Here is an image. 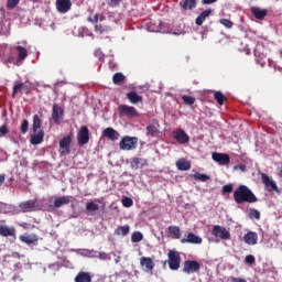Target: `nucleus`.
<instances>
[{
	"instance_id": "473e14b6",
	"label": "nucleus",
	"mask_w": 282,
	"mask_h": 282,
	"mask_svg": "<svg viewBox=\"0 0 282 282\" xmlns=\"http://www.w3.org/2000/svg\"><path fill=\"white\" fill-rule=\"evenodd\" d=\"M180 6L183 10H194L197 8V0H183Z\"/></svg>"
},
{
	"instance_id": "e2e57ef3",
	"label": "nucleus",
	"mask_w": 282,
	"mask_h": 282,
	"mask_svg": "<svg viewBox=\"0 0 282 282\" xmlns=\"http://www.w3.org/2000/svg\"><path fill=\"white\" fill-rule=\"evenodd\" d=\"M96 282H105V280H102V279H98Z\"/></svg>"
},
{
	"instance_id": "c03bdc74",
	"label": "nucleus",
	"mask_w": 282,
	"mask_h": 282,
	"mask_svg": "<svg viewBox=\"0 0 282 282\" xmlns=\"http://www.w3.org/2000/svg\"><path fill=\"white\" fill-rule=\"evenodd\" d=\"M219 24L224 25V28H227V30H230L232 28V25H234L232 21H230V20H228L226 18L220 19L219 20Z\"/></svg>"
},
{
	"instance_id": "a18cd8bd",
	"label": "nucleus",
	"mask_w": 282,
	"mask_h": 282,
	"mask_svg": "<svg viewBox=\"0 0 282 282\" xmlns=\"http://www.w3.org/2000/svg\"><path fill=\"white\" fill-rule=\"evenodd\" d=\"M182 100H183L184 105H195V97H193V96L184 95L182 97Z\"/></svg>"
},
{
	"instance_id": "de8ad7c7",
	"label": "nucleus",
	"mask_w": 282,
	"mask_h": 282,
	"mask_svg": "<svg viewBox=\"0 0 282 282\" xmlns=\"http://www.w3.org/2000/svg\"><path fill=\"white\" fill-rule=\"evenodd\" d=\"M122 205L124 208H131V206H133V199L131 197H124L122 199Z\"/></svg>"
},
{
	"instance_id": "69168bd1",
	"label": "nucleus",
	"mask_w": 282,
	"mask_h": 282,
	"mask_svg": "<svg viewBox=\"0 0 282 282\" xmlns=\"http://www.w3.org/2000/svg\"><path fill=\"white\" fill-rule=\"evenodd\" d=\"M104 19H105V18H104V17H101V18H100V21H102Z\"/></svg>"
},
{
	"instance_id": "09e8293b",
	"label": "nucleus",
	"mask_w": 282,
	"mask_h": 282,
	"mask_svg": "<svg viewBox=\"0 0 282 282\" xmlns=\"http://www.w3.org/2000/svg\"><path fill=\"white\" fill-rule=\"evenodd\" d=\"M28 129H30V122L28 119H24L21 124V133H28Z\"/></svg>"
},
{
	"instance_id": "6ab92c4d",
	"label": "nucleus",
	"mask_w": 282,
	"mask_h": 282,
	"mask_svg": "<svg viewBox=\"0 0 282 282\" xmlns=\"http://www.w3.org/2000/svg\"><path fill=\"white\" fill-rule=\"evenodd\" d=\"M104 138H108V140H111L112 142H116L120 138V133L116 131L113 128H106L102 131Z\"/></svg>"
},
{
	"instance_id": "7ed1b4c3",
	"label": "nucleus",
	"mask_w": 282,
	"mask_h": 282,
	"mask_svg": "<svg viewBox=\"0 0 282 282\" xmlns=\"http://www.w3.org/2000/svg\"><path fill=\"white\" fill-rule=\"evenodd\" d=\"M167 263L170 270H180V263H182V257L176 250H170L167 253Z\"/></svg>"
},
{
	"instance_id": "e433bc0d",
	"label": "nucleus",
	"mask_w": 282,
	"mask_h": 282,
	"mask_svg": "<svg viewBox=\"0 0 282 282\" xmlns=\"http://www.w3.org/2000/svg\"><path fill=\"white\" fill-rule=\"evenodd\" d=\"M129 230H130L129 225L120 226L115 230V235H117L118 237H120V236L127 237V235H129Z\"/></svg>"
},
{
	"instance_id": "4be33fe9",
	"label": "nucleus",
	"mask_w": 282,
	"mask_h": 282,
	"mask_svg": "<svg viewBox=\"0 0 282 282\" xmlns=\"http://www.w3.org/2000/svg\"><path fill=\"white\" fill-rule=\"evenodd\" d=\"M20 241H22V243H26V246H32V243L39 242V236L36 234L22 235L20 236Z\"/></svg>"
},
{
	"instance_id": "37998d69",
	"label": "nucleus",
	"mask_w": 282,
	"mask_h": 282,
	"mask_svg": "<svg viewBox=\"0 0 282 282\" xmlns=\"http://www.w3.org/2000/svg\"><path fill=\"white\" fill-rule=\"evenodd\" d=\"M19 3H21V0H7V8L8 10H14Z\"/></svg>"
},
{
	"instance_id": "1a4fd4ad",
	"label": "nucleus",
	"mask_w": 282,
	"mask_h": 282,
	"mask_svg": "<svg viewBox=\"0 0 282 282\" xmlns=\"http://www.w3.org/2000/svg\"><path fill=\"white\" fill-rule=\"evenodd\" d=\"M118 109L122 118H137L138 116V110L133 106L120 105Z\"/></svg>"
},
{
	"instance_id": "052dcab7",
	"label": "nucleus",
	"mask_w": 282,
	"mask_h": 282,
	"mask_svg": "<svg viewBox=\"0 0 282 282\" xmlns=\"http://www.w3.org/2000/svg\"><path fill=\"white\" fill-rule=\"evenodd\" d=\"M95 55L98 56L99 58H102V52H100V51H96Z\"/></svg>"
},
{
	"instance_id": "cd10ccee",
	"label": "nucleus",
	"mask_w": 282,
	"mask_h": 282,
	"mask_svg": "<svg viewBox=\"0 0 282 282\" xmlns=\"http://www.w3.org/2000/svg\"><path fill=\"white\" fill-rule=\"evenodd\" d=\"M253 54L256 56V62L258 63V65H261V67H263V65H265V54L261 53L260 46H257L254 48Z\"/></svg>"
},
{
	"instance_id": "0eeeda50",
	"label": "nucleus",
	"mask_w": 282,
	"mask_h": 282,
	"mask_svg": "<svg viewBox=\"0 0 282 282\" xmlns=\"http://www.w3.org/2000/svg\"><path fill=\"white\" fill-rule=\"evenodd\" d=\"M172 137L178 144H188L191 142V137L184 131V129L178 128L172 132Z\"/></svg>"
},
{
	"instance_id": "a19ab883",
	"label": "nucleus",
	"mask_w": 282,
	"mask_h": 282,
	"mask_svg": "<svg viewBox=\"0 0 282 282\" xmlns=\"http://www.w3.org/2000/svg\"><path fill=\"white\" fill-rule=\"evenodd\" d=\"M142 239H144V236L140 231H134L131 236V241L133 243H140V241H142Z\"/></svg>"
},
{
	"instance_id": "4c0bfd02",
	"label": "nucleus",
	"mask_w": 282,
	"mask_h": 282,
	"mask_svg": "<svg viewBox=\"0 0 282 282\" xmlns=\"http://www.w3.org/2000/svg\"><path fill=\"white\" fill-rule=\"evenodd\" d=\"M214 100H216V102H218L219 105H224V102H226V100H228V97L221 91H215Z\"/></svg>"
},
{
	"instance_id": "ea45409f",
	"label": "nucleus",
	"mask_w": 282,
	"mask_h": 282,
	"mask_svg": "<svg viewBox=\"0 0 282 282\" xmlns=\"http://www.w3.org/2000/svg\"><path fill=\"white\" fill-rule=\"evenodd\" d=\"M124 75L122 73H116L113 76H112V83L115 85H120V83H124Z\"/></svg>"
},
{
	"instance_id": "aec40b11",
	"label": "nucleus",
	"mask_w": 282,
	"mask_h": 282,
	"mask_svg": "<svg viewBox=\"0 0 282 282\" xmlns=\"http://www.w3.org/2000/svg\"><path fill=\"white\" fill-rule=\"evenodd\" d=\"M45 138V131L43 130H37L36 132H34L31 138H30V142L33 145H37L41 144V142H43V139Z\"/></svg>"
},
{
	"instance_id": "3c124183",
	"label": "nucleus",
	"mask_w": 282,
	"mask_h": 282,
	"mask_svg": "<svg viewBox=\"0 0 282 282\" xmlns=\"http://www.w3.org/2000/svg\"><path fill=\"white\" fill-rule=\"evenodd\" d=\"M223 193H232V185L227 184V185L223 186Z\"/></svg>"
},
{
	"instance_id": "603ef678",
	"label": "nucleus",
	"mask_w": 282,
	"mask_h": 282,
	"mask_svg": "<svg viewBox=\"0 0 282 282\" xmlns=\"http://www.w3.org/2000/svg\"><path fill=\"white\" fill-rule=\"evenodd\" d=\"M106 31V29H105V26H102V25H95V32H98L99 34H102V32H105Z\"/></svg>"
},
{
	"instance_id": "49530a36",
	"label": "nucleus",
	"mask_w": 282,
	"mask_h": 282,
	"mask_svg": "<svg viewBox=\"0 0 282 282\" xmlns=\"http://www.w3.org/2000/svg\"><path fill=\"white\" fill-rule=\"evenodd\" d=\"M257 259L252 254H248L245 258V263H247V265H254Z\"/></svg>"
},
{
	"instance_id": "f03ea898",
	"label": "nucleus",
	"mask_w": 282,
	"mask_h": 282,
	"mask_svg": "<svg viewBox=\"0 0 282 282\" xmlns=\"http://www.w3.org/2000/svg\"><path fill=\"white\" fill-rule=\"evenodd\" d=\"M119 147L121 151H133V149H138V137H123L119 142Z\"/></svg>"
},
{
	"instance_id": "dca6fc26",
	"label": "nucleus",
	"mask_w": 282,
	"mask_h": 282,
	"mask_svg": "<svg viewBox=\"0 0 282 282\" xmlns=\"http://www.w3.org/2000/svg\"><path fill=\"white\" fill-rule=\"evenodd\" d=\"M243 241L245 243H247L248 246H257L258 241H259V236L257 235V232L254 231H248L245 236H243Z\"/></svg>"
},
{
	"instance_id": "5701e85b",
	"label": "nucleus",
	"mask_w": 282,
	"mask_h": 282,
	"mask_svg": "<svg viewBox=\"0 0 282 282\" xmlns=\"http://www.w3.org/2000/svg\"><path fill=\"white\" fill-rule=\"evenodd\" d=\"M98 204H101L100 199H98V198L86 203L87 213H90V214L98 213V210H100V205H98Z\"/></svg>"
},
{
	"instance_id": "13d9d810",
	"label": "nucleus",
	"mask_w": 282,
	"mask_h": 282,
	"mask_svg": "<svg viewBox=\"0 0 282 282\" xmlns=\"http://www.w3.org/2000/svg\"><path fill=\"white\" fill-rule=\"evenodd\" d=\"M107 253L106 252H100L99 253V259H102L104 261L107 260Z\"/></svg>"
},
{
	"instance_id": "680f3d73",
	"label": "nucleus",
	"mask_w": 282,
	"mask_h": 282,
	"mask_svg": "<svg viewBox=\"0 0 282 282\" xmlns=\"http://www.w3.org/2000/svg\"><path fill=\"white\" fill-rule=\"evenodd\" d=\"M238 167L240 169V171H246V165L245 164H240V165H238Z\"/></svg>"
},
{
	"instance_id": "8fccbe9b",
	"label": "nucleus",
	"mask_w": 282,
	"mask_h": 282,
	"mask_svg": "<svg viewBox=\"0 0 282 282\" xmlns=\"http://www.w3.org/2000/svg\"><path fill=\"white\" fill-rule=\"evenodd\" d=\"M10 133V130L8 129V126L2 124L0 127V138H3L4 135H8Z\"/></svg>"
},
{
	"instance_id": "c85d7f7f",
	"label": "nucleus",
	"mask_w": 282,
	"mask_h": 282,
	"mask_svg": "<svg viewBox=\"0 0 282 282\" xmlns=\"http://www.w3.org/2000/svg\"><path fill=\"white\" fill-rule=\"evenodd\" d=\"M210 14H213L212 9L203 11L195 20L196 25H204V21H206Z\"/></svg>"
},
{
	"instance_id": "b1692460",
	"label": "nucleus",
	"mask_w": 282,
	"mask_h": 282,
	"mask_svg": "<svg viewBox=\"0 0 282 282\" xmlns=\"http://www.w3.org/2000/svg\"><path fill=\"white\" fill-rule=\"evenodd\" d=\"M130 164L132 169H144L149 164V161L143 158H133Z\"/></svg>"
},
{
	"instance_id": "7c9ffc66",
	"label": "nucleus",
	"mask_w": 282,
	"mask_h": 282,
	"mask_svg": "<svg viewBox=\"0 0 282 282\" xmlns=\"http://www.w3.org/2000/svg\"><path fill=\"white\" fill-rule=\"evenodd\" d=\"M141 265H142V268H145V270L148 272H151V270H153V268H155V263L153 262V260L151 258H147V257L141 258Z\"/></svg>"
},
{
	"instance_id": "6e6d98bb",
	"label": "nucleus",
	"mask_w": 282,
	"mask_h": 282,
	"mask_svg": "<svg viewBox=\"0 0 282 282\" xmlns=\"http://www.w3.org/2000/svg\"><path fill=\"white\" fill-rule=\"evenodd\" d=\"M230 282H248L243 278H230Z\"/></svg>"
},
{
	"instance_id": "f704fd0d",
	"label": "nucleus",
	"mask_w": 282,
	"mask_h": 282,
	"mask_svg": "<svg viewBox=\"0 0 282 282\" xmlns=\"http://www.w3.org/2000/svg\"><path fill=\"white\" fill-rule=\"evenodd\" d=\"M42 126H43V120L41 119V117H39V115H34L33 124H32L33 133H36V131H40L39 129H41Z\"/></svg>"
},
{
	"instance_id": "864d4df0",
	"label": "nucleus",
	"mask_w": 282,
	"mask_h": 282,
	"mask_svg": "<svg viewBox=\"0 0 282 282\" xmlns=\"http://www.w3.org/2000/svg\"><path fill=\"white\" fill-rule=\"evenodd\" d=\"M203 6H210L217 3V0H202Z\"/></svg>"
},
{
	"instance_id": "423d86ee",
	"label": "nucleus",
	"mask_w": 282,
	"mask_h": 282,
	"mask_svg": "<svg viewBox=\"0 0 282 282\" xmlns=\"http://www.w3.org/2000/svg\"><path fill=\"white\" fill-rule=\"evenodd\" d=\"M77 142L79 147H85V144H89V128L87 126H82L78 130Z\"/></svg>"
},
{
	"instance_id": "9d476101",
	"label": "nucleus",
	"mask_w": 282,
	"mask_h": 282,
	"mask_svg": "<svg viewBox=\"0 0 282 282\" xmlns=\"http://www.w3.org/2000/svg\"><path fill=\"white\" fill-rule=\"evenodd\" d=\"M261 180H262V184H264L265 189L269 193H279V186H276V182H274L272 178H270V176H268V174L262 173L261 174Z\"/></svg>"
},
{
	"instance_id": "9b49d317",
	"label": "nucleus",
	"mask_w": 282,
	"mask_h": 282,
	"mask_svg": "<svg viewBox=\"0 0 282 282\" xmlns=\"http://www.w3.org/2000/svg\"><path fill=\"white\" fill-rule=\"evenodd\" d=\"M212 235H214V237H218V239H223V240L230 239V231H228V229H226V227H221L219 225L214 226V228L212 230Z\"/></svg>"
},
{
	"instance_id": "393cba45",
	"label": "nucleus",
	"mask_w": 282,
	"mask_h": 282,
	"mask_svg": "<svg viewBox=\"0 0 282 282\" xmlns=\"http://www.w3.org/2000/svg\"><path fill=\"white\" fill-rule=\"evenodd\" d=\"M176 169L178 171H191V161L185 158H181L176 161Z\"/></svg>"
},
{
	"instance_id": "20e7f679",
	"label": "nucleus",
	"mask_w": 282,
	"mask_h": 282,
	"mask_svg": "<svg viewBox=\"0 0 282 282\" xmlns=\"http://www.w3.org/2000/svg\"><path fill=\"white\" fill-rule=\"evenodd\" d=\"M199 270H202V264H199L196 260H186L183 263L184 274H195Z\"/></svg>"
},
{
	"instance_id": "79ce46f5",
	"label": "nucleus",
	"mask_w": 282,
	"mask_h": 282,
	"mask_svg": "<svg viewBox=\"0 0 282 282\" xmlns=\"http://www.w3.org/2000/svg\"><path fill=\"white\" fill-rule=\"evenodd\" d=\"M249 217L250 219H261V213L254 208L249 209Z\"/></svg>"
},
{
	"instance_id": "bb28decb",
	"label": "nucleus",
	"mask_w": 282,
	"mask_h": 282,
	"mask_svg": "<svg viewBox=\"0 0 282 282\" xmlns=\"http://www.w3.org/2000/svg\"><path fill=\"white\" fill-rule=\"evenodd\" d=\"M160 127V123H158V121H154L152 124L147 126V135H151V138H155V135H158V133H160V129H158Z\"/></svg>"
},
{
	"instance_id": "f257e3e1",
	"label": "nucleus",
	"mask_w": 282,
	"mask_h": 282,
	"mask_svg": "<svg viewBox=\"0 0 282 282\" xmlns=\"http://www.w3.org/2000/svg\"><path fill=\"white\" fill-rule=\"evenodd\" d=\"M234 199L236 204H254L257 202V196L251 192L248 186L239 185L234 191Z\"/></svg>"
},
{
	"instance_id": "c756f323",
	"label": "nucleus",
	"mask_w": 282,
	"mask_h": 282,
	"mask_svg": "<svg viewBox=\"0 0 282 282\" xmlns=\"http://www.w3.org/2000/svg\"><path fill=\"white\" fill-rule=\"evenodd\" d=\"M15 50L18 52L17 63H23L28 58V50L23 46H17Z\"/></svg>"
},
{
	"instance_id": "6e6552de",
	"label": "nucleus",
	"mask_w": 282,
	"mask_h": 282,
	"mask_svg": "<svg viewBox=\"0 0 282 282\" xmlns=\"http://www.w3.org/2000/svg\"><path fill=\"white\" fill-rule=\"evenodd\" d=\"M19 208L22 210V213H34V210H39V200L30 199L22 202L19 204Z\"/></svg>"
},
{
	"instance_id": "f8f14e48",
	"label": "nucleus",
	"mask_w": 282,
	"mask_h": 282,
	"mask_svg": "<svg viewBox=\"0 0 282 282\" xmlns=\"http://www.w3.org/2000/svg\"><path fill=\"white\" fill-rule=\"evenodd\" d=\"M65 115V110L58 106V104L53 105L52 120L54 124H61L63 121V116Z\"/></svg>"
},
{
	"instance_id": "a211bd4d",
	"label": "nucleus",
	"mask_w": 282,
	"mask_h": 282,
	"mask_svg": "<svg viewBox=\"0 0 282 282\" xmlns=\"http://www.w3.org/2000/svg\"><path fill=\"white\" fill-rule=\"evenodd\" d=\"M251 14L254 17V19H258L259 21H263V19L268 17V10L261 9L259 7H252Z\"/></svg>"
},
{
	"instance_id": "39448f33",
	"label": "nucleus",
	"mask_w": 282,
	"mask_h": 282,
	"mask_svg": "<svg viewBox=\"0 0 282 282\" xmlns=\"http://www.w3.org/2000/svg\"><path fill=\"white\" fill-rule=\"evenodd\" d=\"M59 154L69 155L72 153V135L67 134L59 141Z\"/></svg>"
},
{
	"instance_id": "a878e982",
	"label": "nucleus",
	"mask_w": 282,
	"mask_h": 282,
	"mask_svg": "<svg viewBox=\"0 0 282 282\" xmlns=\"http://www.w3.org/2000/svg\"><path fill=\"white\" fill-rule=\"evenodd\" d=\"M126 96L131 105H138V102H142V96L138 95V93L134 90L127 93Z\"/></svg>"
},
{
	"instance_id": "58836bf2",
	"label": "nucleus",
	"mask_w": 282,
	"mask_h": 282,
	"mask_svg": "<svg viewBox=\"0 0 282 282\" xmlns=\"http://www.w3.org/2000/svg\"><path fill=\"white\" fill-rule=\"evenodd\" d=\"M196 182H208L210 180V176L207 174H202L199 172H196L195 174L192 175Z\"/></svg>"
},
{
	"instance_id": "0e129e2a",
	"label": "nucleus",
	"mask_w": 282,
	"mask_h": 282,
	"mask_svg": "<svg viewBox=\"0 0 282 282\" xmlns=\"http://www.w3.org/2000/svg\"><path fill=\"white\" fill-rule=\"evenodd\" d=\"M25 226H28V224H26V223H24V224L22 225V227H23V228H25Z\"/></svg>"
},
{
	"instance_id": "f3484780",
	"label": "nucleus",
	"mask_w": 282,
	"mask_h": 282,
	"mask_svg": "<svg viewBox=\"0 0 282 282\" xmlns=\"http://www.w3.org/2000/svg\"><path fill=\"white\" fill-rule=\"evenodd\" d=\"M72 196H58L55 197L53 206L54 208H61V206H67V204L72 203Z\"/></svg>"
},
{
	"instance_id": "c9c22d12",
	"label": "nucleus",
	"mask_w": 282,
	"mask_h": 282,
	"mask_svg": "<svg viewBox=\"0 0 282 282\" xmlns=\"http://www.w3.org/2000/svg\"><path fill=\"white\" fill-rule=\"evenodd\" d=\"M167 232L173 235V239H180L182 237V230L178 226H170Z\"/></svg>"
},
{
	"instance_id": "5fc2aeb1",
	"label": "nucleus",
	"mask_w": 282,
	"mask_h": 282,
	"mask_svg": "<svg viewBox=\"0 0 282 282\" xmlns=\"http://www.w3.org/2000/svg\"><path fill=\"white\" fill-rule=\"evenodd\" d=\"M100 17V14H95L94 18H89L88 21L90 23H98V18Z\"/></svg>"
},
{
	"instance_id": "4d7b16f0",
	"label": "nucleus",
	"mask_w": 282,
	"mask_h": 282,
	"mask_svg": "<svg viewBox=\"0 0 282 282\" xmlns=\"http://www.w3.org/2000/svg\"><path fill=\"white\" fill-rule=\"evenodd\" d=\"M120 1L122 0H110V6H120Z\"/></svg>"
},
{
	"instance_id": "2eb2a0df",
	"label": "nucleus",
	"mask_w": 282,
	"mask_h": 282,
	"mask_svg": "<svg viewBox=\"0 0 282 282\" xmlns=\"http://www.w3.org/2000/svg\"><path fill=\"white\" fill-rule=\"evenodd\" d=\"M56 8L61 14H65L72 10V0H56Z\"/></svg>"
},
{
	"instance_id": "2f4dec72",
	"label": "nucleus",
	"mask_w": 282,
	"mask_h": 282,
	"mask_svg": "<svg viewBox=\"0 0 282 282\" xmlns=\"http://www.w3.org/2000/svg\"><path fill=\"white\" fill-rule=\"evenodd\" d=\"M75 282H91V273L80 271L76 276H75Z\"/></svg>"
},
{
	"instance_id": "bf43d9fd",
	"label": "nucleus",
	"mask_w": 282,
	"mask_h": 282,
	"mask_svg": "<svg viewBox=\"0 0 282 282\" xmlns=\"http://www.w3.org/2000/svg\"><path fill=\"white\" fill-rule=\"evenodd\" d=\"M6 182V174H0V186Z\"/></svg>"
},
{
	"instance_id": "412c9836",
	"label": "nucleus",
	"mask_w": 282,
	"mask_h": 282,
	"mask_svg": "<svg viewBox=\"0 0 282 282\" xmlns=\"http://www.w3.org/2000/svg\"><path fill=\"white\" fill-rule=\"evenodd\" d=\"M1 237H17V229L8 227V225H0Z\"/></svg>"
},
{
	"instance_id": "4468645a",
	"label": "nucleus",
	"mask_w": 282,
	"mask_h": 282,
	"mask_svg": "<svg viewBox=\"0 0 282 282\" xmlns=\"http://www.w3.org/2000/svg\"><path fill=\"white\" fill-rule=\"evenodd\" d=\"M202 237L193 234V232H186L184 237L181 239V243H193V245H200L202 243Z\"/></svg>"
},
{
	"instance_id": "72a5a7b5",
	"label": "nucleus",
	"mask_w": 282,
	"mask_h": 282,
	"mask_svg": "<svg viewBox=\"0 0 282 282\" xmlns=\"http://www.w3.org/2000/svg\"><path fill=\"white\" fill-rule=\"evenodd\" d=\"M23 91H29V88L25 84L20 83L13 87L12 98H17V94H23Z\"/></svg>"
},
{
	"instance_id": "ddd939ff",
	"label": "nucleus",
	"mask_w": 282,
	"mask_h": 282,
	"mask_svg": "<svg viewBox=\"0 0 282 282\" xmlns=\"http://www.w3.org/2000/svg\"><path fill=\"white\" fill-rule=\"evenodd\" d=\"M212 158L214 162H217L220 166H228V164H230V155L226 153L214 152Z\"/></svg>"
}]
</instances>
